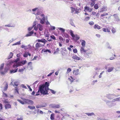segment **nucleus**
Here are the masks:
<instances>
[{"label":"nucleus","mask_w":120,"mask_h":120,"mask_svg":"<svg viewBox=\"0 0 120 120\" xmlns=\"http://www.w3.org/2000/svg\"><path fill=\"white\" fill-rule=\"evenodd\" d=\"M25 69V68L24 67V68H21V69H19V72H22L24 71V69Z\"/></svg>","instance_id":"45"},{"label":"nucleus","mask_w":120,"mask_h":120,"mask_svg":"<svg viewBox=\"0 0 120 120\" xmlns=\"http://www.w3.org/2000/svg\"><path fill=\"white\" fill-rule=\"evenodd\" d=\"M49 107L50 108L55 109L60 108V106L59 105L52 104L50 105Z\"/></svg>","instance_id":"8"},{"label":"nucleus","mask_w":120,"mask_h":120,"mask_svg":"<svg viewBox=\"0 0 120 120\" xmlns=\"http://www.w3.org/2000/svg\"><path fill=\"white\" fill-rule=\"evenodd\" d=\"M84 47H81V48L80 50L82 54H84L86 53L87 51V50H85L84 49Z\"/></svg>","instance_id":"12"},{"label":"nucleus","mask_w":120,"mask_h":120,"mask_svg":"<svg viewBox=\"0 0 120 120\" xmlns=\"http://www.w3.org/2000/svg\"><path fill=\"white\" fill-rule=\"evenodd\" d=\"M92 53V52L90 50H89L86 53V54L88 56H89V55L90 54H91Z\"/></svg>","instance_id":"39"},{"label":"nucleus","mask_w":120,"mask_h":120,"mask_svg":"<svg viewBox=\"0 0 120 120\" xmlns=\"http://www.w3.org/2000/svg\"><path fill=\"white\" fill-rule=\"evenodd\" d=\"M58 29L61 31L62 32V33H63L65 31V29L60 27H59L58 28Z\"/></svg>","instance_id":"32"},{"label":"nucleus","mask_w":120,"mask_h":120,"mask_svg":"<svg viewBox=\"0 0 120 120\" xmlns=\"http://www.w3.org/2000/svg\"><path fill=\"white\" fill-rule=\"evenodd\" d=\"M13 55V53L11 52L10 54V55L8 58V59H10L12 57V56Z\"/></svg>","instance_id":"28"},{"label":"nucleus","mask_w":120,"mask_h":120,"mask_svg":"<svg viewBox=\"0 0 120 120\" xmlns=\"http://www.w3.org/2000/svg\"><path fill=\"white\" fill-rule=\"evenodd\" d=\"M21 86H22L23 88H25L26 89H27V87L26 86L24 85V84H22L21 85Z\"/></svg>","instance_id":"52"},{"label":"nucleus","mask_w":120,"mask_h":120,"mask_svg":"<svg viewBox=\"0 0 120 120\" xmlns=\"http://www.w3.org/2000/svg\"><path fill=\"white\" fill-rule=\"evenodd\" d=\"M37 22L36 21H34V22L32 26L34 27L35 26H36L35 25L37 24Z\"/></svg>","instance_id":"48"},{"label":"nucleus","mask_w":120,"mask_h":120,"mask_svg":"<svg viewBox=\"0 0 120 120\" xmlns=\"http://www.w3.org/2000/svg\"><path fill=\"white\" fill-rule=\"evenodd\" d=\"M70 22L71 25L74 27H75V26L73 22V19H71L70 20Z\"/></svg>","instance_id":"23"},{"label":"nucleus","mask_w":120,"mask_h":120,"mask_svg":"<svg viewBox=\"0 0 120 120\" xmlns=\"http://www.w3.org/2000/svg\"><path fill=\"white\" fill-rule=\"evenodd\" d=\"M108 15L109 14L108 13H105L101 14V19H108L109 17Z\"/></svg>","instance_id":"6"},{"label":"nucleus","mask_w":120,"mask_h":120,"mask_svg":"<svg viewBox=\"0 0 120 120\" xmlns=\"http://www.w3.org/2000/svg\"><path fill=\"white\" fill-rule=\"evenodd\" d=\"M114 68L113 67H111L109 68L107 71L108 72H111L112 70H113Z\"/></svg>","instance_id":"25"},{"label":"nucleus","mask_w":120,"mask_h":120,"mask_svg":"<svg viewBox=\"0 0 120 120\" xmlns=\"http://www.w3.org/2000/svg\"><path fill=\"white\" fill-rule=\"evenodd\" d=\"M55 115L54 114H52L51 115L50 119L52 120H54Z\"/></svg>","instance_id":"27"},{"label":"nucleus","mask_w":120,"mask_h":120,"mask_svg":"<svg viewBox=\"0 0 120 120\" xmlns=\"http://www.w3.org/2000/svg\"><path fill=\"white\" fill-rule=\"evenodd\" d=\"M106 104L109 107H112V106L115 105L116 104L115 103L112 102V101L107 100L105 101Z\"/></svg>","instance_id":"5"},{"label":"nucleus","mask_w":120,"mask_h":120,"mask_svg":"<svg viewBox=\"0 0 120 120\" xmlns=\"http://www.w3.org/2000/svg\"><path fill=\"white\" fill-rule=\"evenodd\" d=\"M94 7L95 9H97L98 8V5L97 4H95L94 5Z\"/></svg>","instance_id":"43"},{"label":"nucleus","mask_w":120,"mask_h":120,"mask_svg":"<svg viewBox=\"0 0 120 120\" xmlns=\"http://www.w3.org/2000/svg\"><path fill=\"white\" fill-rule=\"evenodd\" d=\"M24 101L25 102L29 104L32 105L34 103L33 101L30 100L24 99Z\"/></svg>","instance_id":"9"},{"label":"nucleus","mask_w":120,"mask_h":120,"mask_svg":"<svg viewBox=\"0 0 120 120\" xmlns=\"http://www.w3.org/2000/svg\"><path fill=\"white\" fill-rule=\"evenodd\" d=\"M23 119V118L22 117H21L19 118H18L17 119V120H22Z\"/></svg>","instance_id":"64"},{"label":"nucleus","mask_w":120,"mask_h":120,"mask_svg":"<svg viewBox=\"0 0 120 120\" xmlns=\"http://www.w3.org/2000/svg\"><path fill=\"white\" fill-rule=\"evenodd\" d=\"M107 10V7L106 6H104L103 8L101 9L100 11V12L105 11Z\"/></svg>","instance_id":"13"},{"label":"nucleus","mask_w":120,"mask_h":120,"mask_svg":"<svg viewBox=\"0 0 120 120\" xmlns=\"http://www.w3.org/2000/svg\"><path fill=\"white\" fill-rule=\"evenodd\" d=\"M118 97V96H116L114 94H108L106 95V97L109 99L111 100L114 97Z\"/></svg>","instance_id":"7"},{"label":"nucleus","mask_w":120,"mask_h":120,"mask_svg":"<svg viewBox=\"0 0 120 120\" xmlns=\"http://www.w3.org/2000/svg\"><path fill=\"white\" fill-rule=\"evenodd\" d=\"M76 38V39L77 40H78L79 39V37L77 35H76V36H75V37Z\"/></svg>","instance_id":"62"},{"label":"nucleus","mask_w":120,"mask_h":120,"mask_svg":"<svg viewBox=\"0 0 120 120\" xmlns=\"http://www.w3.org/2000/svg\"><path fill=\"white\" fill-rule=\"evenodd\" d=\"M43 51V52H48L50 53H51V51H50V50H49L48 49H46L45 50H42V51Z\"/></svg>","instance_id":"29"},{"label":"nucleus","mask_w":120,"mask_h":120,"mask_svg":"<svg viewBox=\"0 0 120 120\" xmlns=\"http://www.w3.org/2000/svg\"><path fill=\"white\" fill-rule=\"evenodd\" d=\"M104 72V71H102V72H101V73H100V75H99V78H101L102 76L101 75L102 74H103V73Z\"/></svg>","instance_id":"61"},{"label":"nucleus","mask_w":120,"mask_h":120,"mask_svg":"<svg viewBox=\"0 0 120 120\" xmlns=\"http://www.w3.org/2000/svg\"><path fill=\"white\" fill-rule=\"evenodd\" d=\"M38 42H41L44 43V44H45L46 42H47V41L45 39L43 38H42L41 39H38L36 40Z\"/></svg>","instance_id":"10"},{"label":"nucleus","mask_w":120,"mask_h":120,"mask_svg":"<svg viewBox=\"0 0 120 120\" xmlns=\"http://www.w3.org/2000/svg\"><path fill=\"white\" fill-rule=\"evenodd\" d=\"M85 114H86V115H88L89 116H92L93 115H94L95 114L93 112H91V113H90V112H88V113H85Z\"/></svg>","instance_id":"24"},{"label":"nucleus","mask_w":120,"mask_h":120,"mask_svg":"<svg viewBox=\"0 0 120 120\" xmlns=\"http://www.w3.org/2000/svg\"><path fill=\"white\" fill-rule=\"evenodd\" d=\"M26 85L28 87V88L29 89L30 91H32V90L30 86L28 85Z\"/></svg>","instance_id":"58"},{"label":"nucleus","mask_w":120,"mask_h":120,"mask_svg":"<svg viewBox=\"0 0 120 120\" xmlns=\"http://www.w3.org/2000/svg\"><path fill=\"white\" fill-rule=\"evenodd\" d=\"M79 71V69H77L76 70H74L73 71V74L75 75H77L79 74L78 72Z\"/></svg>","instance_id":"15"},{"label":"nucleus","mask_w":120,"mask_h":120,"mask_svg":"<svg viewBox=\"0 0 120 120\" xmlns=\"http://www.w3.org/2000/svg\"><path fill=\"white\" fill-rule=\"evenodd\" d=\"M89 24L90 25H93L94 24V22H92V21H91V22H90L89 23Z\"/></svg>","instance_id":"63"},{"label":"nucleus","mask_w":120,"mask_h":120,"mask_svg":"<svg viewBox=\"0 0 120 120\" xmlns=\"http://www.w3.org/2000/svg\"><path fill=\"white\" fill-rule=\"evenodd\" d=\"M28 107L29 109H35V106H32L30 105H29L28 106Z\"/></svg>","instance_id":"35"},{"label":"nucleus","mask_w":120,"mask_h":120,"mask_svg":"<svg viewBox=\"0 0 120 120\" xmlns=\"http://www.w3.org/2000/svg\"><path fill=\"white\" fill-rule=\"evenodd\" d=\"M113 16L114 17L115 20L118 22L120 21V19L117 15L115 14L113 15Z\"/></svg>","instance_id":"14"},{"label":"nucleus","mask_w":120,"mask_h":120,"mask_svg":"<svg viewBox=\"0 0 120 120\" xmlns=\"http://www.w3.org/2000/svg\"><path fill=\"white\" fill-rule=\"evenodd\" d=\"M4 106L6 109L11 108V105L9 104L5 105Z\"/></svg>","instance_id":"18"},{"label":"nucleus","mask_w":120,"mask_h":120,"mask_svg":"<svg viewBox=\"0 0 120 120\" xmlns=\"http://www.w3.org/2000/svg\"><path fill=\"white\" fill-rule=\"evenodd\" d=\"M94 29H101V27L97 24H95L94 26Z\"/></svg>","instance_id":"21"},{"label":"nucleus","mask_w":120,"mask_h":120,"mask_svg":"<svg viewBox=\"0 0 120 120\" xmlns=\"http://www.w3.org/2000/svg\"><path fill=\"white\" fill-rule=\"evenodd\" d=\"M38 29H39L40 31H41L43 30L44 27L41 24L39 23L38 24L37 27L36 26H35L34 28V29L36 31L38 30Z\"/></svg>","instance_id":"4"},{"label":"nucleus","mask_w":120,"mask_h":120,"mask_svg":"<svg viewBox=\"0 0 120 120\" xmlns=\"http://www.w3.org/2000/svg\"><path fill=\"white\" fill-rule=\"evenodd\" d=\"M4 102L5 103H9V101H7V100L5 99L4 101Z\"/></svg>","instance_id":"59"},{"label":"nucleus","mask_w":120,"mask_h":120,"mask_svg":"<svg viewBox=\"0 0 120 120\" xmlns=\"http://www.w3.org/2000/svg\"><path fill=\"white\" fill-rule=\"evenodd\" d=\"M32 11L34 12L37 11L36 13H33V14L36 15V19L40 20V22L41 24H44L45 18V15L43 13L44 12L43 8L41 6H38L33 9Z\"/></svg>","instance_id":"1"},{"label":"nucleus","mask_w":120,"mask_h":120,"mask_svg":"<svg viewBox=\"0 0 120 120\" xmlns=\"http://www.w3.org/2000/svg\"><path fill=\"white\" fill-rule=\"evenodd\" d=\"M44 35L46 37H49V34H45Z\"/></svg>","instance_id":"53"},{"label":"nucleus","mask_w":120,"mask_h":120,"mask_svg":"<svg viewBox=\"0 0 120 120\" xmlns=\"http://www.w3.org/2000/svg\"><path fill=\"white\" fill-rule=\"evenodd\" d=\"M26 60H23L19 61L17 64H14L13 65V67L14 68H16L19 66L23 65L27 63Z\"/></svg>","instance_id":"3"},{"label":"nucleus","mask_w":120,"mask_h":120,"mask_svg":"<svg viewBox=\"0 0 120 120\" xmlns=\"http://www.w3.org/2000/svg\"><path fill=\"white\" fill-rule=\"evenodd\" d=\"M90 19V18L89 17H85V21H87L89 20Z\"/></svg>","instance_id":"50"},{"label":"nucleus","mask_w":120,"mask_h":120,"mask_svg":"<svg viewBox=\"0 0 120 120\" xmlns=\"http://www.w3.org/2000/svg\"><path fill=\"white\" fill-rule=\"evenodd\" d=\"M33 28V27L32 26L31 27H30L28 28V30L29 31H30Z\"/></svg>","instance_id":"60"},{"label":"nucleus","mask_w":120,"mask_h":120,"mask_svg":"<svg viewBox=\"0 0 120 120\" xmlns=\"http://www.w3.org/2000/svg\"><path fill=\"white\" fill-rule=\"evenodd\" d=\"M72 58L75 60H79L80 59V57L77 56L76 55L73 56Z\"/></svg>","instance_id":"20"},{"label":"nucleus","mask_w":120,"mask_h":120,"mask_svg":"<svg viewBox=\"0 0 120 120\" xmlns=\"http://www.w3.org/2000/svg\"><path fill=\"white\" fill-rule=\"evenodd\" d=\"M21 44L20 41L16 42L12 45H19Z\"/></svg>","instance_id":"36"},{"label":"nucleus","mask_w":120,"mask_h":120,"mask_svg":"<svg viewBox=\"0 0 120 120\" xmlns=\"http://www.w3.org/2000/svg\"><path fill=\"white\" fill-rule=\"evenodd\" d=\"M50 37L51 38L53 39L54 40H56V38L55 37V36L54 35H52L50 36Z\"/></svg>","instance_id":"46"},{"label":"nucleus","mask_w":120,"mask_h":120,"mask_svg":"<svg viewBox=\"0 0 120 120\" xmlns=\"http://www.w3.org/2000/svg\"><path fill=\"white\" fill-rule=\"evenodd\" d=\"M71 12L72 13L76 10V9L72 7H71Z\"/></svg>","instance_id":"37"},{"label":"nucleus","mask_w":120,"mask_h":120,"mask_svg":"<svg viewBox=\"0 0 120 120\" xmlns=\"http://www.w3.org/2000/svg\"><path fill=\"white\" fill-rule=\"evenodd\" d=\"M55 29V27L54 26H50V30H54Z\"/></svg>","instance_id":"42"},{"label":"nucleus","mask_w":120,"mask_h":120,"mask_svg":"<svg viewBox=\"0 0 120 120\" xmlns=\"http://www.w3.org/2000/svg\"><path fill=\"white\" fill-rule=\"evenodd\" d=\"M20 59L19 58H17L15 60V62H16V63L15 64H17L19 61Z\"/></svg>","instance_id":"40"},{"label":"nucleus","mask_w":120,"mask_h":120,"mask_svg":"<svg viewBox=\"0 0 120 120\" xmlns=\"http://www.w3.org/2000/svg\"><path fill=\"white\" fill-rule=\"evenodd\" d=\"M36 50L38 49L40 47L38 43H37L35 45Z\"/></svg>","instance_id":"31"},{"label":"nucleus","mask_w":120,"mask_h":120,"mask_svg":"<svg viewBox=\"0 0 120 120\" xmlns=\"http://www.w3.org/2000/svg\"><path fill=\"white\" fill-rule=\"evenodd\" d=\"M69 32L70 33V35L73 38L75 37V36L74 34L73 31L71 30H70Z\"/></svg>","instance_id":"22"},{"label":"nucleus","mask_w":120,"mask_h":120,"mask_svg":"<svg viewBox=\"0 0 120 120\" xmlns=\"http://www.w3.org/2000/svg\"><path fill=\"white\" fill-rule=\"evenodd\" d=\"M85 9H86V10H87L89 12H91L92 11V9L90 8L89 7L87 6H85L84 7Z\"/></svg>","instance_id":"17"},{"label":"nucleus","mask_w":120,"mask_h":120,"mask_svg":"<svg viewBox=\"0 0 120 120\" xmlns=\"http://www.w3.org/2000/svg\"><path fill=\"white\" fill-rule=\"evenodd\" d=\"M46 106V104L45 103L44 105H38L36 106L37 109L41 108V107H45Z\"/></svg>","instance_id":"11"},{"label":"nucleus","mask_w":120,"mask_h":120,"mask_svg":"<svg viewBox=\"0 0 120 120\" xmlns=\"http://www.w3.org/2000/svg\"><path fill=\"white\" fill-rule=\"evenodd\" d=\"M112 101L113 103L115 101H119L118 98H116L113 99L112 100Z\"/></svg>","instance_id":"30"},{"label":"nucleus","mask_w":120,"mask_h":120,"mask_svg":"<svg viewBox=\"0 0 120 120\" xmlns=\"http://www.w3.org/2000/svg\"><path fill=\"white\" fill-rule=\"evenodd\" d=\"M86 42L84 40H82L81 42V45L82 46V47H85V45Z\"/></svg>","instance_id":"26"},{"label":"nucleus","mask_w":120,"mask_h":120,"mask_svg":"<svg viewBox=\"0 0 120 120\" xmlns=\"http://www.w3.org/2000/svg\"><path fill=\"white\" fill-rule=\"evenodd\" d=\"M6 83V84L5 87H4V91L6 90H7V89L8 88V84Z\"/></svg>","instance_id":"33"},{"label":"nucleus","mask_w":120,"mask_h":120,"mask_svg":"<svg viewBox=\"0 0 120 120\" xmlns=\"http://www.w3.org/2000/svg\"><path fill=\"white\" fill-rule=\"evenodd\" d=\"M59 39L61 40L62 41H63L64 40V39L61 36H59Z\"/></svg>","instance_id":"57"},{"label":"nucleus","mask_w":120,"mask_h":120,"mask_svg":"<svg viewBox=\"0 0 120 120\" xmlns=\"http://www.w3.org/2000/svg\"><path fill=\"white\" fill-rule=\"evenodd\" d=\"M71 71V69L70 68H68L67 70V72L68 73L70 72Z\"/></svg>","instance_id":"56"},{"label":"nucleus","mask_w":120,"mask_h":120,"mask_svg":"<svg viewBox=\"0 0 120 120\" xmlns=\"http://www.w3.org/2000/svg\"><path fill=\"white\" fill-rule=\"evenodd\" d=\"M28 52H26L23 55V56L25 57H26L28 56Z\"/></svg>","instance_id":"38"},{"label":"nucleus","mask_w":120,"mask_h":120,"mask_svg":"<svg viewBox=\"0 0 120 120\" xmlns=\"http://www.w3.org/2000/svg\"><path fill=\"white\" fill-rule=\"evenodd\" d=\"M112 33H114L116 32L115 29L113 28L112 30Z\"/></svg>","instance_id":"51"},{"label":"nucleus","mask_w":120,"mask_h":120,"mask_svg":"<svg viewBox=\"0 0 120 120\" xmlns=\"http://www.w3.org/2000/svg\"><path fill=\"white\" fill-rule=\"evenodd\" d=\"M3 96L4 97H7V94L4 93L3 92Z\"/></svg>","instance_id":"54"},{"label":"nucleus","mask_w":120,"mask_h":120,"mask_svg":"<svg viewBox=\"0 0 120 120\" xmlns=\"http://www.w3.org/2000/svg\"><path fill=\"white\" fill-rule=\"evenodd\" d=\"M34 33L33 31H32L30 32H29V33L27 34L25 36V37H28L31 36L32 34Z\"/></svg>","instance_id":"16"},{"label":"nucleus","mask_w":120,"mask_h":120,"mask_svg":"<svg viewBox=\"0 0 120 120\" xmlns=\"http://www.w3.org/2000/svg\"><path fill=\"white\" fill-rule=\"evenodd\" d=\"M73 51L74 53H76L77 52V50L76 49H73Z\"/></svg>","instance_id":"55"},{"label":"nucleus","mask_w":120,"mask_h":120,"mask_svg":"<svg viewBox=\"0 0 120 120\" xmlns=\"http://www.w3.org/2000/svg\"><path fill=\"white\" fill-rule=\"evenodd\" d=\"M17 101L22 104H24V102L21 100L18 99Z\"/></svg>","instance_id":"41"},{"label":"nucleus","mask_w":120,"mask_h":120,"mask_svg":"<svg viewBox=\"0 0 120 120\" xmlns=\"http://www.w3.org/2000/svg\"><path fill=\"white\" fill-rule=\"evenodd\" d=\"M95 2H92L91 3L90 5L91 7H93L95 4Z\"/></svg>","instance_id":"44"},{"label":"nucleus","mask_w":120,"mask_h":120,"mask_svg":"<svg viewBox=\"0 0 120 120\" xmlns=\"http://www.w3.org/2000/svg\"><path fill=\"white\" fill-rule=\"evenodd\" d=\"M18 69L17 68L15 70L12 69L10 71V73L11 74H12L17 72Z\"/></svg>","instance_id":"19"},{"label":"nucleus","mask_w":120,"mask_h":120,"mask_svg":"<svg viewBox=\"0 0 120 120\" xmlns=\"http://www.w3.org/2000/svg\"><path fill=\"white\" fill-rule=\"evenodd\" d=\"M49 83L47 82H45L44 84L41 85L39 87V89L37 93H40L41 94L44 95L49 94L48 92L49 90L52 94H55L56 92L53 90L49 89Z\"/></svg>","instance_id":"2"},{"label":"nucleus","mask_w":120,"mask_h":120,"mask_svg":"<svg viewBox=\"0 0 120 120\" xmlns=\"http://www.w3.org/2000/svg\"><path fill=\"white\" fill-rule=\"evenodd\" d=\"M64 35L66 38H69L70 37V36L68 34H64Z\"/></svg>","instance_id":"47"},{"label":"nucleus","mask_w":120,"mask_h":120,"mask_svg":"<svg viewBox=\"0 0 120 120\" xmlns=\"http://www.w3.org/2000/svg\"><path fill=\"white\" fill-rule=\"evenodd\" d=\"M19 82L18 81H15L14 82V84H13V86H14V85L17 86L19 84Z\"/></svg>","instance_id":"34"},{"label":"nucleus","mask_w":120,"mask_h":120,"mask_svg":"<svg viewBox=\"0 0 120 120\" xmlns=\"http://www.w3.org/2000/svg\"><path fill=\"white\" fill-rule=\"evenodd\" d=\"M15 91H16V92H17V93L18 94H19V92L18 88L17 87H15Z\"/></svg>","instance_id":"49"}]
</instances>
